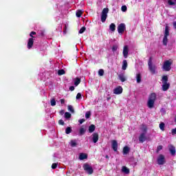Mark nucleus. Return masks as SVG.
<instances>
[{
  "instance_id": "nucleus-1",
  "label": "nucleus",
  "mask_w": 176,
  "mask_h": 176,
  "mask_svg": "<svg viewBox=\"0 0 176 176\" xmlns=\"http://www.w3.org/2000/svg\"><path fill=\"white\" fill-rule=\"evenodd\" d=\"M162 91H167L170 89V82H168V76H162Z\"/></svg>"
},
{
  "instance_id": "nucleus-2",
  "label": "nucleus",
  "mask_w": 176,
  "mask_h": 176,
  "mask_svg": "<svg viewBox=\"0 0 176 176\" xmlns=\"http://www.w3.org/2000/svg\"><path fill=\"white\" fill-rule=\"evenodd\" d=\"M109 12V9L108 8H105L102 10V14H101L102 23H105V21H107V18L108 17Z\"/></svg>"
},
{
  "instance_id": "nucleus-3",
  "label": "nucleus",
  "mask_w": 176,
  "mask_h": 176,
  "mask_svg": "<svg viewBox=\"0 0 176 176\" xmlns=\"http://www.w3.org/2000/svg\"><path fill=\"white\" fill-rule=\"evenodd\" d=\"M157 163L159 166H163L166 163V157L163 154H160L157 158Z\"/></svg>"
},
{
  "instance_id": "nucleus-4",
  "label": "nucleus",
  "mask_w": 176,
  "mask_h": 176,
  "mask_svg": "<svg viewBox=\"0 0 176 176\" xmlns=\"http://www.w3.org/2000/svg\"><path fill=\"white\" fill-rule=\"evenodd\" d=\"M148 64L149 71L153 74V75H155V74H156V67L152 65V57L149 58Z\"/></svg>"
},
{
  "instance_id": "nucleus-5",
  "label": "nucleus",
  "mask_w": 176,
  "mask_h": 176,
  "mask_svg": "<svg viewBox=\"0 0 176 176\" xmlns=\"http://www.w3.org/2000/svg\"><path fill=\"white\" fill-rule=\"evenodd\" d=\"M83 168H84L85 171H87V173H88V174L89 175H91V174H93V173H94V170H93V167L90 166V165H89V164H85L83 165Z\"/></svg>"
},
{
  "instance_id": "nucleus-6",
  "label": "nucleus",
  "mask_w": 176,
  "mask_h": 176,
  "mask_svg": "<svg viewBox=\"0 0 176 176\" xmlns=\"http://www.w3.org/2000/svg\"><path fill=\"white\" fill-rule=\"evenodd\" d=\"M171 64L172 63L170 60H166L163 65V69L166 72L170 71L171 69Z\"/></svg>"
},
{
  "instance_id": "nucleus-7",
  "label": "nucleus",
  "mask_w": 176,
  "mask_h": 176,
  "mask_svg": "<svg viewBox=\"0 0 176 176\" xmlns=\"http://www.w3.org/2000/svg\"><path fill=\"white\" fill-rule=\"evenodd\" d=\"M125 30H126V25L124 23H120L118 26V34H123V32H124Z\"/></svg>"
},
{
  "instance_id": "nucleus-8",
  "label": "nucleus",
  "mask_w": 176,
  "mask_h": 176,
  "mask_svg": "<svg viewBox=\"0 0 176 176\" xmlns=\"http://www.w3.org/2000/svg\"><path fill=\"white\" fill-rule=\"evenodd\" d=\"M122 54L124 58H126L129 56V46L124 45L123 48Z\"/></svg>"
},
{
  "instance_id": "nucleus-9",
  "label": "nucleus",
  "mask_w": 176,
  "mask_h": 176,
  "mask_svg": "<svg viewBox=\"0 0 176 176\" xmlns=\"http://www.w3.org/2000/svg\"><path fill=\"white\" fill-rule=\"evenodd\" d=\"M139 141L141 144H144L145 141H146V135H145V133H142L139 136Z\"/></svg>"
},
{
  "instance_id": "nucleus-10",
  "label": "nucleus",
  "mask_w": 176,
  "mask_h": 176,
  "mask_svg": "<svg viewBox=\"0 0 176 176\" xmlns=\"http://www.w3.org/2000/svg\"><path fill=\"white\" fill-rule=\"evenodd\" d=\"M111 148L114 152H118V141L112 140L111 141Z\"/></svg>"
},
{
  "instance_id": "nucleus-11",
  "label": "nucleus",
  "mask_w": 176,
  "mask_h": 176,
  "mask_svg": "<svg viewBox=\"0 0 176 176\" xmlns=\"http://www.w3.org/2000/svg\"><path fill=\"white\" fill-rule=\"evenodd\" d=\"M114 94H122L123 93V88L122 87H118L113 90Z\"/></svg>"
},
{
  "instance_id": "nucleus-12",
  "label": "nucleus",
  "mask_w": 176,
  "mask_h": 176,
  "mask_svg": "<svg viewBox=\"0 0 176 176\" xmlns=\"http://www.w3.org/2000/svg\"><path fill=\"white\" fill-rule=\"evenodd\" d=\"M98 133H94L92 134V141L94 144H97L98 142Z\"/></svg>"
},
{
  "instance_id": "nucleus-13",
  "label": "nucleus",
  "mask_w": 176,
  "mask_h": 176,
  "mask_svg": "<svg viewBox=\"0 0 176 176\" xmlns=\"http://www.w3.org/2000/svg\"><path fill=\"white\" fill-rule=\"evenodd\" d=\"M34 46V38H30L28 41V49H32Z\"/></svg>"
},
{
  "instance_id": "nucleus-14",
  "label": "nucleus",
  "mask_w": 176,
  "mask_h": 176,
  "mask_svg": "<svg viewBox=\"0 0 176 176\" xmlns=\"http://www.w3.org/2000/svg\"><path fill=\"white\" fill-rule=\"evenodd\" d=\"M169 152L172 156H175V146L170 145L169 146Z\"/></svg>"
},
{
  "instance_id": "nucleus-15",
  "label": "nucleus",
  "mask_w": 176,
  "mask_h": 176,
  "mask_svg": "<svg viewBox=\"0 0 176 176\" xmlns=\"http://www.w3.org/2000/svg\"><path fill=\"white\" fill-rule=\"evenodd\" d=\"M129 152H130V147L125 146L122 150L123 155H128V153H129Z\"/></svg>"
},
{
  "instance_id": "nucleus-16",
  "label": "nucleus",
  "mask_w": 176,
  "mask_h": 176,
  "mask_svg": "<svg viewBox=\"0 0 176 176\" xmlns=\"http://www.w3.org/2000/svg\"><path fill=\"white\" fill-rule=\"evenodd\" d=\"M164 36H170V30L168 29V25L165 26V31Z\"/></svg>"
},
{
  "instance_id": "nucleus-17",
  "label": "nucleus",
  "mask_w": 176,
  "mask_h": 176,
  "mask_svg": "<svg viewBox=\"0 0 176 176\" xmlns=\"http://www.w3.org/2000/svg\"><path fill=\"white\" fill-rule=\"evenodd\" d=\"M85 159H87V154L85 153H81L79 155V160H85Z\"/></svg>"
},
{
  "instance_id": "nucleus-18",
  "label": "nucleus",
  "mask_w": 176,
  "mask_h": 176,
  "mask_svg": "<svg viewBox=\"0 0 176 176\" xmlns=\"http://www.w3.org/2000/svg\"><path fill=\"white\" fill-rule=\"evenodd\" d=\"M148 100H151V101H156V94L151 93L148 97Z\"/></svg>"
},
{
  "instance_id": "nucleus-19",
  "label": "nucleus",
  "mask_w": 176,
  "mask_h": 176,
  "mask_svg": "<svg viewBox=\"0 0 176 176\" xmlns=\"http://www.w3.org/2000/svg\"><path fill=\"white\" fill-rule=\"evenodd\" d=\"M147 105H148V108H153V106L155 105V100H148Z\"/></svg>"
},
{
  "instance_id": "nucleus-20",
  "label": "nucleus",
  "mask_w": 176,
  "mask_h": 176,
  "mask_svg": "<svg viewBox=\"0 0 176 176\" xmlns=\"http://www.w3.org/2000/svg\"><path fill=\"white\" fill-rule=\"evenodd\" d=\"M122 171L124 173V174H130V169L126 166H122Z\"/></svg>"
},
{
  "instance_id": "nucleus-21",
  "label": "nucleus",
  "mask_w": 176,
  "mask_h": 176,
  "mask_svg": "<svg viewBox=\"0 0 176 176\" xmlns=\"http://www.w3.org/2000/svg\"><path fill=\"white\" fill-rule=\"evenodd\" d=\"M109 30H110V31H112V32H115V31L116 30V25H115V23H111L109 25Z\"/></svg>"
},
{
  "instance_id": "nucleus-22",
  "label": "nucleus",
  "mask_w": 176,
  "mask_h": 176,
  "mask_svg": "<svg viewBox=\"0 0 176 176\" xmlns=\"http://www.w3.org/2000/svg\"><path fill=\"white\" fill-rule=\"evenodd\" d=\"M122 69H123V71H126V69H127V60H123Z\"/></svg>"
},
{
  "instance_id": "nucleus-23",
  "label": "nucleus",
  "mask_w": 176,
  "mask_h": 176,
  "mask_svg": "<svg viewBox=\"0 0 176 176\" xmlns=\"http://www.w3.org/2000/svg\"><path fill=\"white\" fill-rule=\"evenodd\" d=\"M89 133H94V131L96 130V125L94 124H91L89 126Z\"/></svg>"
},
{
  "instance_id": "nucleus-24",
  "label": "nucleus",
  "mask_w": 176,
  "mask_h": 176,
  "mask_svg": "<svg viewBox=\"0 0 176 176\" xmlns=\"http://www.w3.org/2000/svg\"><path fill=\"white\" fill-rule=\"evenodd\" d=\"M141 79H142V77L141 76V74H136V82L137 83H141Z\"/></svg>"
},
{
  "instance_id": "nucleus-25",
  "label": "nucleus",
  "mask_w": 176,
  "mask_h": 176,
  "mask_svg": "<svg viewBox=\"0 0 176 176\" xmlns=\"http://www.w3.org/2000/svg\"><path fill=\"white\" fill-rule=\"evenodd\" d=\"M168 42V38L167 36H164L163 40H162V43L164 46H167V43Z\"/></svg>"
},
{
  "instance_id": "nucleus-26",
  "label": "nucleus",
  "mask_w": 176,
  "mask_h": 176,
  "mask_svg": "<svg viewBox=\"0 0 176 176\" xmlns=\"http://www.w3.org/2000/svg\"><path fill=\"white\" fill-rule=\"evenodd\" d=\"M82 14H83V12L81 10H78L76 13V17H81Z\"/></svg>"
},
{
  "instance_id": "nucleus-27",
  "label": "nucleus",
  "mask_w": 176,
  "mask_h": 176,
  "mask_svg": "<svg viewBox=\"0 0 176 176\" xmlns=\"http://www.w3.org/2000/svg\"><path fill=\"white\" fill-rule=\"evenodd\" d=\"M118 78H119L120 80H121V82H126V77H124V76L123 74H120L118 76Z\"/></svg>"
},
{
  "instance_id": "nucleus-28",
  "label": "nucleus",
  "mask_w": 176,
  "mask_h": 176,
  "mask_svg": "<svg viewBox=\"0 0 176 176\" xmlns=\"http://www.w3.org/2000/svg\"><path fill=\"white\" fill-rule=\"evenodd\" d=\"M86 133V129L85 128L81 127L79 131V135H83Z\"/></svg>"
},
{
  "instance_id": "nucleus-29",
  "label": "nucleus",
  "mask_w": 176,
  "mask_h": 176,
  "mask_svg": "<svg viewBox=\"0 0 176 176\" xmlns=\"http://www.w3.org/2000/svg\"><path fill=\"white\" fill-rule=\"evenodd\" d=\"M65 69H59L58 71V75H59V76H61V75H65Z\"/></svg>"
},
{
  "instance_id": "nucleus-30",
  "label": "nucleus",
  "mask_w": 176,
  "mask_h": 176,
  "mask_svg": "<svg viewBox=\"0 0 176 176\" xmlns=\"http://www.w3.org/2000/svg\"><path fill=\"white\" fill-rule=\"evenodd\" d=\"M67 109H68V111L72 112V113H75V110L74 109V107H72V105H68L67 106Z\"/></svg>"
},
{
  "instance_id": "nucleus-31",
  "label": "nucleus",
  "mask_w": 176,
  "mask_h": 176,
  "mask_svg": "<svg viewBox=\"0 0 176 176\" xmlns=\"http://www.w3.org/2000/svg\"><path fill=\"white\" fill-rule=\"evenodd\" d=\"M65 133L66 134H71V133H72V129H71L69 126H67L65 129Z\"/></svg>"
},
{
  "instance_id": "nucleus-32",
  "label": "nucleus",
  "mask_w": 176,
  "mask_h": 176,
  "mask_svg": "<svg viewBox=\"0 0 176 176\" xmlns=\"http://www.w3.org/2000/svg\"><path fill=\"white\" fill-rule=\"evenodd\" d=\"M70 145L72 148H74V146H76L78 144L76 143V140H71Z\"/></svg>"
},
{
  "instance_id": "nucleus-33",
  "label": "nucleus",
  "mask_w": 176,
  "mask_h": 176,
  "mask_svg": "<svg viewBox=\"0 0 176 176\" xmlns=\"http://www.w3.org/2000/svg\"><path fill=\"white\" fill-rule=\"evenodd\" d=\"M165 126H166V124H164V122H161L160 124V130H162V131H164Z\"/></svg>"
},
{
  "instance_id": "nucleus-34",
  "label": "nucleus",
  "mask_w": 176,
  "mask_h": 176,
  "mask_svg": "<svg viewBox=\"0 0 176 176\" xmlns=\"http://www.w3.org/2000/svg\"><path fill=\"white\" fill-rule=\"evenodd\" d=\"M80 83V78H79L77 77V78H76V80L74 81V85H75L76 86H78Z\"/></svg>"
},
{
  "instance_id": "nucleus-35",
  "label": "nucleus",
  "mask_w": 176,
  "mask_h": 176,
  "mask_svg": "<svg viewBox=\"0 0 176 176\" xmlns=\"http://www.w3.org/2000/svg\"><path fill=\"white\" fill-rule=\"evenodd\" d=\"M71 113L69 112H65V119H71Z\"/></svg>"
},
{
  "instance_id": "nucleus-36",
  "label": "nucleus",
  "mask_w": 176,
  "mask_h": 176,
  "mask_svg": "<svg viewBox=\"0 0 176 176\" xmlns=\"http://www.w3.org/2000/svg\"><path fill=\"white\" fill-rule=\"evenodd\" d=\"M168 4L170 6H175V2L173 1V0H168Z\"/></svg>"
},
{
  "instance_id": "nucleus-37",
  "label": "nucleus",
  "mask_w": 176,
  "mask_h": 176,
  "mask_svg": "<svg viewBox=\"0 0 176 176\" xmlns=\"http://www.w3.org/2000/svg\"><path fill=\"white\" fill-rule=\"evenodd\" d=\"M85 31H86V27L83 26V27H82V28L80 29L78 33H79V34H83V32H85Z\"/></svg>"
},
{
  "instance_id": "nucleus-38",
  "label": "nucleus",
  "mask_w": 176,
  "mask_h": 176,
  "mask_svg": "<svg viewBox=\"0 0 176 176\" xmlns=\"http://www.w3.org/2000/svg\"><path fill=\"white\" fill-rule=\"evenodd\" d=\"M91 116V113L90 111H87L85 113L86 119H89Z\"/></svg>"
},
{
  "instance_id": "nucleus-39",
  "label": "nucleus",
  "mask_w": 176,
  "mask_h": 176,
  "mask_svg": "<svg viewBox=\"0 0 176 176\" xmlns=\"http://www.w3.org/2000/svg\"><path fill=\"white\" fill-rule=\"evenodd\" d=\"M58 166V163H53L52 164V170H56V168H57V166Z\"/></svg>"
},
{
  "instance_id": "nucleus-40",
  "label": "nucleus",
  "mask_w": 176,
  "mask_h": 176,
  "mask_svg": "<svg viewBox=\"0 0 176 176\" xmlns=\"http://www.w3.org/2000/svg\"><path fill=\"white\" fill-rule=\"evenodd\" d=\"M98 75L100 76H104V69H99Z\"/></svg>"
},
{
  "instance_id": "nucleus-41",
  "label": "nucleus",
  "mask_w": 176,
  "mask_h": 176,
  "mask_svg": "<svg viewBox=\"0 0 176 176\" xmlns=\"http://www.w3.org/2000/svg\"><path fill=\"white\" fill-rule=\"evenodd\" d=\"M51 105H52V107H55V105H56V99L52 98L51 100Z\"/></svg>"
},
{
  "instance_id": "nucleus-42",
  "label": "nucleus",
  "mask_w": 176,
  "mask_h": 176,
  "mask_svg": "<svg viewBox=\"0 0 176 176\" xmlns=\"http://www.w3.org/2000/svg\"><path fill=\"white\" fill-rule=\"evenodd\" d=\"M39 36H41V37L45 36V30H40L39 31Z\"/></svg>"
},
{
  "instance_id": "nucleus-43",
  "label": "nucleus",
  "mask_w": 176,
  "mask_h": 176,
  "mask_svg": "<svg viewBox=\"0 0 176 176\" xmlns=\"http://www.w3.org/2000/svg\"><path fill=\"white\" fill-rule=\"evenodd\" d=\"M76 98V100H80V98H82V94L78 93Z\"/></svg>"
},
{
  "instance_id": "nucleus-44",
  "label": "nucleus",
  "mask_w": 176,
  "mask_h": 176,
  "mask_svg": "<svg viewBox=\"0 0 176 176\" xmlns=\"http://www.w3.org/2000/svg\"><path fill=\"white\" fill-rule=\"evenodd\" d=\"M34 35H36V32H31L30 34V36H31V38H35V36H34Z\"/></svg>"
},
{
  "instance_id": "nucleus-45",
  "label": "nucleus",
  "mask_w": 176,
  "mask_h": 176,
  "mask_svg": "<svg viewBox=\"0 0 176 176\" xmlns=\"http://www.w3.org/2000/svg\"><path fill=\"white\" fill-rule=\"evenodd\" d=\"M162 149H163V146H158L157 148V153H159V151H162Z\"/></svg>"
},
{
  "instance_id": "nucleus-46",
  "label": "nucleus",
  "mask_w": 176,
  "mask_h": 176,
  "mask_svg": "<svg viewBox=\"0 0 176 176\" xmlns=\"http://www.w3.org/2000/svg\"><path fill=\"white\" fill-rule=\"evenodd\" d=\"M58 124H60V126H64V124H65V122H64V120H59Z\"/></svg>"
},
{
  "instance_id": "nucleus-47",
  "label": "nucleus",
  "mask_w": 176,
  "mask_h": 176,
  "mask_svg": "<svg viewBox=\"0 0 176 176\" xmlns=\"http://www.w3.org/2000/svg\"><path fill=\"white\" fill-rule=\"evenodd\" d=\"M121 10L122 12H126L127 10V6H122L121 8Z\"/></svg>"
},
{
  "instance_id": "nucleus-48",
  "label": "nucleus",
  "mask_w": 176,
  "mask_h": 176,
  "mask_svg": "<svg viewBox=\"0 0 176 176\" xmlns=\"http://www.w3.org/2000/svg\"><path fill=\"white\" fill-rule=\"evenodd\" d=\"M171 134H172V135H176V128L173 129L171 130Z\"/></svg>"
},
{
  "instance_id": "nucleus-49",
  "label": "nucleus",
  "mask_w": 176,
  "mask_h": 176,
  "mask_svg": "<svg viewBox=\"0 0 176 176\" xmlns=\"http://www.w3.org/2000/svg\"><path fill=\"white\" fill-rule=\"evenodd\" d=\"M118 50V45H113L112 52H116Z\"/></svg>"
},
{
  "instance_id": "nucleus-50",
  "label": "nucleus",
  "mask_w": 176,
  "mask_h": 176,
  "mask_svg": "<svg viewBox=\"0 0 176 176\" xmlns=\"http://www.w3.org/2000/svg\"><path fill=\"white\" fill-rule=\"evenodd\" d=\"M86 120L85 118L80 119L78 120L80 124H82L84 122H85Z\"/></svg>"
},
{
  "instance_id": "nucleus-51",
  "label": "nucleus",
  "mask_w": 176,
  "mask_h": 176,
  "mask_svg": "<svg viewBox=\"0 0 176 176\" xmlns=\"http://www.w3.org/2000/svg\"><path fill=\"white\" fill-rule=\"evenodd\" d=\"M69 90H70V91H74V90H75V87L74 86L69 87Z\"/></svg>"
},
{
  "instance_id": "nucleus-52",
  "label": "nucleus",
  "mask_w": 176,
  "mask_h": 176,
  "mask_svg": "<svg viewBox=\"0 0 176 176\" xmlns=\"http://www.w3.org/2000/svg\"><path fill=\"white\" fill-rule=\"evenodd\" d=\"M63 34H67V25H65V28L63 30Z\"/></svg>"
},
{
  "instance_id": "nucleus-53",
  "label": "nucleus",
  "mask_w": 176,
  "mask_h": 176,
  "mask_svg": "<svg viewBox=\"0 0 176 176\" xmlns=\"http://www.w3.org/2000/svg\"><path fill=\"white\" fill-rule=\"evenodd\" d=\"M65 111V110H60V111L59 112L60 115H64Z\"/></svg>"
},
{
  "instance_id": "nucleus-54",
  "label": "nucleus",
  "mask_w": 176,
  "mask_h": 176,
  "mask_svg": "<svg viewBox=\"0 0 176 176\" xmlns=\"http://www.w3.org/2000/svg\"><path fill=\"white\" fill-rule=\"evenodd\" d=\"M65 100L64 99H60V104H65Z\"/></svg>"
},
{
  "instance_id": "nucleus-55",
  "label": "nucleus",
  "mask_w": 176,
  "mask_h": 176,
  "mask_svg": "<svg viewBox=\"0 0 176 176\" xmlns=\"http://www.w3.org/2000/svg\"><path fill=\"white\" fill-rule=\"evenodd\" d=\"M105 157H106V159H109V156H108V155H106Z\"/></svg>"
},
{
  "instance_id": "nucleus-56",
  "label": "nucleus",
  "mask_w": 176,
  "mask_h": 176,
  "mask_svg": "<svg viewBox=\"0 0 176 176\" xmlns=\"http://www.w3.org/2000/svg\"><path fill=\"white\" fill-rule=\"evenodd\" d=\"M144 131L145 133H146V128H144Z\"/></svg>"
},
{
  "instance_id": "nucleus-57",
  "label": "nucleus",
  "mask_w": 176,
  "mask_h": 176,
  "mask_svg": "<svg viewBox=\"0 0 176 176\" xmlns=\"http://www.w3.org/2000/svg\"><path fill=\"white\" fill-rule=\"evenodd\" d=\"M175 3H176V0H175Z\"/></svg>"
}]
</instances>
